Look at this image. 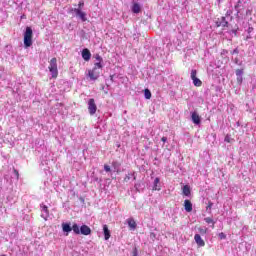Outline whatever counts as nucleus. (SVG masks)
Returning <instances> with one entry per match:
<instances>
[{
    "label": "nucleus",
    "mask_w": 256,
    "mask_h": 256,
    "mask_svg": "<svg viewBox=\"0 0 256 256\" xmlns=\"http://www.w3.org/2000/svg\"><path fill=\"white\" fill-rule=\"evenodd\" d=\"M33 45V28L27 26L24 31V47L29 49Z\"/></svg>",
    "instance_id": "f257e3e1"
},
{
    "label": "nucleus",
    "mask_w": 256,
    "mask_h": 256,
    "mask_svg": "<svg viewBox=\"0 0 256 256\" xmlns=\"http://www.w3.org/2000/svg\"><path fill=\"white\" fill-rule=\"evenodd\" d=\"M48 69L51 74V79H57V77H59V69L57 68V58H52L49 61Z\"/></svg>",
    "instance_id": "f03ea898"
},
{
    "label": "nucleus",
    "mask_w": 256,
    "mask_h": 256,
    "mask_svg": "<svg viewBox=\"0 0 256 256\" xmlns=\"http://www.w3.org/2000/svg\"><path fill=\"white\" fill-rule=\"evenodd\" d=\"M70 13H75V16L82 21V23H85L87 21V13H85L80 8H71Z\"/></svg>",
    "instance_id": "7ed1b4c3"
},
{
    "label": "nucleus",
    "mask_w": 256,
    "mask_h": 256,
    "mask_svg": "<svg viewBox=\"0 0 256 256\" xmlns=\"http://www.w3.org/2000/svg\"><path fill=\"white\" fill-rule=\"evenodd\" d=\"M101 75V70L97 68H93L92 70H88V77L90 81H97Z\"/></svg>",
    "instance_id": "20e7f679"
},
{
    "label": "nucleus",
    "mask_w": 256,
    "mask_h": 256,
    "mask_svg": "<svg viewBox=\"0 0 256 256\" xmlns=\"http://www.w3.org/2000/svg\"><path fill=\"white\" fill-rule=\"evenodd\" d=\"M190 77H191V79L193 81V85L195 87H201V85H203V82L201 81V79L197 78V70L192 69Z\"/></svg>",
    "instance_id": "39448f33"
},
{
    "label": "nucleus",
    "mask_w": 256,
    "mask_h": 256,
    "mask_svg": "<svg viewBox=\"0 0 256 256\" xmlns=\"http://www.w3.org/2000/svg\"><path fill=\"white\" fill-rule=\"evenodd\" d=\"M88 111L90 115H95V113H97V104H95V99L93 98L88 101Z\"/></svg>",
    "instance_id": "423d86ee"
},
{
    "label": "nucleus",
    "mask_w": 256,
    "mask_h": 256,
    "mask_svg": "<svg viewBox=\"0 0 256 256\" xmlns=\"http://www.w3.org/2000/svg\"><path fill=\"white\" fill-rule=\"evenodd\" d=\"M40 211L42 219L47 221V219H49V207H47L45 204H40Z\"/></svg>",
    "instance_id": "0eeeda50"
},
{
    "label": "nucleus",
    "mask_w": 256,
    "mask_h": 256,
    "mask_svg": "<svg viewBox=\"0 0 256 256\" xmlns=\"http://www.w3.org/2000/svg\"><path fill=\"white\" fill-rule=\"evenodd\" d=\"M62 231H63V233H65L66 237L73 231V228L71 227L70 222L62 223Z\"/></svg>",
    "instance_id": "6e6552de"
},
{
    "label": "nucleus",
    "mask_w": 256,
    "mask_h": 256,
    "mask_svg": "<svg viewBox=\"0 0 256 256\" xmlns=\"http://www.w3.org/2000/svg\"><path fill=\"white\" fill-rule=\"evenodd\" d=\"M236 73V81L238 85H243V75H244V70L243 69H237L235 71Z\"/></svg>",
    "instance_id": "1a4fd4ad"
},
{
    "label": "nucleus",
    "mask_w": 256,
    "mask_h": 256,
    "mask_svg": "<svg viewBox=\"0 0 256 256\" xmlns=\"http://www.w3.org/2000/svg\"><path fill=\"white\" fill-rule=\"evenodd\" d=\"M217 27H229V20L227 17L222 16L220 19L216 21Z\"/></svg>",
    "instance_id": "9d476101"
},
{
    "label": "nucleus",
    "mask_w": 256,
    "mask_h": 256,
    "mask_svg": "<svg viewBox=\"0 0 256 256\" xmlns=\"http://www.w3.org/2000/svg\"><path fill=\"white\" fill-rule=\"evenodd\" d=\"M191 119L194 125H201V116H199L197 111L191 113Z\"/></svg>",
    "instance_id": "9b49d317"
},
{
    "label": "nucleus",
    "mask_w": 256,
    "mask_h": 256,
    "mask_svg": "<svg viewBox=\"0 0 256 256\" xmlns=\"http://www.w3.org/2000/svg\"><path fill=\"white\" fill-rule=\"evenodd\" d=\"M131 11L135 15L139 14V12L141 11V4L137 3V2H135V0H133L132 1V6H131Z\"/></svg>",
    "instance_id": "f8f14e48"
},
{
    "label": "nucleus",
    "mask_w": 256,
    "mask_h": 256,
    "mask_svg": "<svg viewBox=\"0 0 256 256\" xmlns=\"http://www.w3.org/2000/svg\"><path fill=\"white\" fill-rule=\"evenodd\" d=\"M194 240L196 245H198V247H205V240L201 238V234H195Z\"/></svg>",
    "instance_id": "ddd939ff"
},
{
    "label": "nucleus",
    "mask_w": 256,
    "mask_h": 256,
    "mask_svg": "<svg viewBox=\"0 0 256 256\" xmlns=\"http://www.w3.org/2000/svg\"><path fill=\"white\" fill-rule=\"evenodd\" d=\"M152 190L161 191V179L159 177L154 179Z\"/></svg>",
    "instance_id": "4468645a"
},
{
    "label": "nucleus",
    "mask_w": 256,
    "mask_h": 256,
    "mask_svg": "<svg viewBox=\"0 0 256 256\" xmlns=\"http://www.w3.org/2000/svg\"><path fill=\"white\" fill-rule=\"evenodd\" d=\"M244 8L245 6H243V1L238 0L236 5L234 6V9L237 13V17H239V13H241V11H243Z\"/></svg>",
    "instance_id": "2eb2a0df"
},
{
    "label": "nucleus",
    "mask_w": 256,
    "mask_h": 256,
    "mask_svg": "<svg viewBox=\"0 0 256 256\" xmlns=\"http://www.w3.org/2000/svg\"><path fill=\"white\" fill-rule=\"evenodd\" d=\"M103 233L105 241H109V239L111 238V230H109L107 224L103 225Z\"/></svg>",
    "instance_id": "dca6fc26"
},
{
    "label": "nucleus",
    "mask_w": 256,
    "mask_h": 256,
    "mask_svg": "<svg viewBox=\"0 0 256 256\" xmlns=\"http://www.w3.org/2000/svg\"><path fill=\"white\" fill-rule=\"evenodd\" d=\"M82 59H84V61H90L91 60V51H89V49L84 48L82 50Z\"/></svg>",
    "instance_id": "f3484780"
},
{
    "label": "nucleus",
    "mask_w": 256,
    "mask_h": 256,
    "mask_svg": "<svg viewBox=\"0 0 256 256\" xmlns=\"http://www.w3.org/2000/svg\"><path fill=\"white\" fill-rule=\"evenodd\" d=\"M80 234L81 235H91V228L89 227V226H87V225H82L81 227H80Z\"/></svg>",
    "instance_id": "a211bd4d"
},
{
    "label": "nucleus",
    "mask_w": 256,
    "mask_h": 256,
    "mask_svg": "<svg viewBox=\"0 0 256 256\" xmlns=\"http://www.w3.org/2000/svg\"><path fill=\"white\" fill-rule=\"evenodd\" d=\"M184 209L186 213H191V211H193V203H191L190 200H185Z\"/></svg>",
    "instance_id": "6ab92c4d"
},
{
    "label": "nucleus",
    "mask_w": 256,
    "mask_h": 256,
    "mask_svg": "<svg viewBox=\"0 0 256 256\" xmlns=\"http://www.w3.org/2000/svg\"><path fill=\"white\" fill-rule=\"evenodd\" d=\"M131 179H133V181L137 180V176L135 175V172L126 174L124 181H125V183H129V181H131Z\"/></svg>",
    "instance_id": "aec40b11"
},
{
    "label": "nucleus",
    "mask_w": 256,
    "mask_h": 256,
    "mask_svg": "<svg viewBox=\"0 0 256 256\" xmlns=\"http://www.w3.org/2000/svg\"><path fill=\"white\" fill-rule=\"evenodd\" d=\"M182 192H183V195H185V197H190L191 196V186L184 185L182 188Z\"/></svg>",
    "instance_id": "412c9836"
},
{
    "label": "nucleus",
    "mask_w": 256,
    "mask_h": 256,
    "mask_svg": "<svg viewBox=\"0 0 256 256\" xmlns=\"http://www.w3.org/2000/svg\"><path fill=\"white\" fill-rule=\"evenodd\" d=\"M72 231L75 233V235H81V228H79L77 223L72 225Z\"/></svg>",
    "instance_id": "4be33fe9"
},
{
    "label": "nucleus",
    "mask_w": 256,
    "mask_h": 256,
    "mask_svg": "<svg viewBox=\"0 0 256 256\" xmlns=\"http://www.w3.org/2000/svg\"><path fill=\"white\" fill-rule=\"evenodd\" d=\"M127 223H128V227H130V229H137V222H135V220L130 218L127 220Z\"/></svg>",
    "instance_id": "5701e85b"
},
{
    "label": "nucleus",
    "mask_w": 256,
    "mask_h": 256,
    "mask_svg": "<svg viewBox=\"0 0 256 256\" xmlns=\"http://www.w3.org/2000/svg\"><path fill=\"white\" fill-rule=\"evenodd\" d=\"M228 21H233V10L229 9L226 11L225 16Z\"/></svg>",
    "instance_id": "b1692460"
},
{
    "label": "nucleus",
    "mask_w": 256,
    "mask_h": 256,
    "mask_svg": "<svg viewBox=\"0 0 256 256\" xmlns=\"http://www.w3.org/2000/svg\"><path fill=\"white\" fill-rule=\"evenodd\" d=\"M144 97H145V99H151V97H152L151 90H149L148 88H146V89L144 90Z\"/></svg>",
    "instance_id": "393cba45"
},
{
    "label": "nucleus",
    "mask_w": 256,
    "mask_h": 256,
    "mask_svg": "<svg viewBox=\"0 0 256 256\" xmlns=\"http://www.w3.org/2000/svg\"><path fill=\"white\" fill-rule=\"evenodd\" d=\"M94 69H98L101 71V69H103V62H95Z\"/></svg>",
    "instance_id": "a878e982"
},
{
    "label": "nucleus",
    "mask_w": 256,
    "mask_h": 256,
    "mask_svg": "<svg viewBox=\"0 0 256 256\" xmlns=\"http://www.w3.org/2000/svg\"><path fill=\"white\" fill-rule=\"evenodd\" d=\"M198 233H200V235H207V228L206 227L198 228Z\"/></svg>",
    "instance_id": "bb28decb"
},
{
    "label": "nucleus",
    "mask_w": 256,
    "mask_h": 256,
    "mask_svg": "<svg viewBox=\"0 0 256 256\" xmlns=\"http://www.w3.org/2000/svg\"><path fill=\"white\" fill-rule=\"evenodd\" d=\"M204 221H205V223H207L208 225H211V224L215 225V222L213 221V218H211V217H206V218H204Z\"/></svg>",
    "instance_id": "cd10ccee"
},
{
    "label": "nucleus",
    "mask_w": 256,
    "mask_h": 256,
    "mask_svg": "<svg viewBox=\"0 0 256 256\" xmlns=\"http://www.w3.org/2000/svg\"><path fill=\"white\" fill-rule=\"evenodd\" d=\"M104 171H106V173H112L113 172V170H111V166H109L107 164L104 165Z\"/></svg>",
    "instance_id": "c85d7f7f"
},
{
    "label": "nucleus",
    "mask_w": 256,
    "mask_h": 256,
    "mask_svg": "<svg viewBox=\"0 0 256 256\" xmlns=\"http://www.w3.org/2000/svg\"><path fill=\"white\" fill-rule=\"evenodd\" d=\"M225 143H231V141H233V139L231 138V136L229 134H227L224 138Z\"/></svg>",
    "instance_id": "c756f323"
},
{
    "label": "nucleus",
    "mask_w": 256,
    "mask_h": 256,
    "mask_svg": "<svg viewBox=\"0 0 256 256\" xmlns=\"http://www.w3.org/2000/svg\"><path fill=\"white\" fill-rule=\"evenodd\" d=\"M119 162H117V161H113L112 162V167L114 168V172H116L117 171V168L119 167Z\"/></svg>",
    "instance_id": "7c9ffc66"
},
{
    "label": "nucleus",
    "mask_w": 256,
    "mask_h": 256,
    "mask_svg": "<svg viewBox=\"0 0 256 256\" xmlns=\"http://www.w3.org/2000/svg\"><path fill=\"white\" fill-rule=\"evenodd\" d=\"M83 7H85V1H83V0H80L79 2H78V9H83Z\"/></svg>",
    "instance_id": "2f4dec72"
},
{
    "label": "nucleus",
    "mask_w": 256,
    "mask_h": 256,
    "mask_svg": "<svg viewBox=\"0 0 256 256\" xmlns=\"http://www.w3.org/2000/svg\"><path fill=\"white\" fill-rule=\"evenodd\" d=\"M94 58H95L96 62H103V57H101V55H99V54H96L94 56Z\"/></svg>",
    "instance_id": "473e14b6"
},
{
    "label": "nucleus",
    "mask_w": 256,
    "mask_h": 256,
    "mask_svg": "<svg viewBox=\"0 0 256 256\" xmlns=\"http://www.w3.org/2000/svg\"><path fill=\"white\" fill-rule=\"evenodd\" d=\"M132 256H139V250H137V247L133 248Z\"/></svg>",
    "instance_id": "72a5a7b5"
},
{
    "label": "nucleus",
    "mask_w": 256,
    "mask_h": 256,
    "mask_svg": "<svg viewBox=\"0 0 256 256\" xmlns=\"http://www.w3.org/2000/svg\"><path fill=\"white\" fill-rule=\"evenodd\" d=\"M231 55H239V48H235L233 51H231Z\"/></svg>",
    "instance_id": "f704fd0d"
},
{
    "label": "nucleus",
    "mask_w": 256,
    "mask_h": 256,
    "mask_svg": "<svg viewBox=\"0 0 256 256\" xmlns=\"http://www.w3.org/2000/svg\"><path fill=\"white\" fill-rule=\"evenodd\" d=\"M211 207H213L212 202H209L208 206L206 207V211H211Z\"/></svg>",
    "instance_id": "c9c22d12"
},
{
    "label": "nucleus",
    "mask_w": 256,
    "mask_h": 256,
    "mask_svg": "<svg viewBox=\"0 0 256 256\" xmlns=\"http://www.w3.org/2000/svg\"><path fill=\"white\" fill-rule=\"evenodd\" d=\"M219 237H220V239H226V238H227V236H226L225 233H223V232H221V233L219 234Z\"/></svg>",
    "instance_id": "e433bc0d"
},
{
    "label": "nucleus",
    "mask_w": 256,
    "mask_h": 256,
    "mask_svg": "<svg viewBox=\"0 0 256 256\" xmlns=\"http://www.w3.org/2000/svg\"><path fill=\"white\" fill-rule=\"evenodd\" d=\"M247 33L248 35H251V33H253V27H248Z\"/></svg>",
    "instance_id": "4c0bfd02"
},
{
    "label": "nucleus",
    "mask_w": 256,
    "mask_h": 256,
    "mask_svg": "<svg viewBox=\"0 0 256 256\" xmlns=\"http://www.w3.org/2000/svg\"><path fill=\"white\" fill-rule=\"evenodd\" d=\"M139 187H141V184H139V183H136L134 185V188L136 189V191H139Z\"/></svg>",
    "instance_id": "58836bf2"
},
{
    "label": "nucleus",
    "mask_w": 256,
    "mask_h": 256,
    "mask_svg": "<svg viewBox=\"0 0 256 256\" xmlns=\"http://www.w3.org/2000/svg\"><path fill=\"white\" fill-rule=\"evenodd\" d=\"M155 237H156V234L155 233H150V239H155Z\"/></svg>",
    "instance_id": "ea45409f"
},
{
    "label": "nucleus",
    "mask_w": 256,
    "mask_h": 256,
    "mask_svg": "<svg viewBox=\"0 0 256 256\" xmlns=\"http://www.w3.org/2000/svg\"><path fill=\"white\" fill-rule=\"evenodd\" d=\"M14 174L16 175V178L19 179V171L14 170Z\"/></svg>",
    "instance_id": "a19ab883"
},
{
    "label": "nucleus",
    "mask_w": 256,
    "mask_h": 256,
    "mask_svg": "<svg viewBox=\"0 0 256 256\" xmlns=\"http://www.w3.org/2000/svg\"><path fill=\"white\" fill-rule=\"evenodd\" d=\"M161 141L163 142V143H167V137H162V139H161Z\"/></svg>",
    "instance_id": "79ce46f5"
},
{
    "label": "nucleus",
    "mask_w": 256,
    "mask_h": 256,
    "mask_svg": "<svg viewBox=\"0 0 256 256\" xmlns=\"http://www.w3.org/2000/svg\"><path fill=\"white\" fill-rule=\"evenodd\" d=\"M229 53L227 50H222L221 55H227Z\"/></svg>",
    "instance_id": "37998d69"
},
{
    "label": "nucleus",
    "mask_w": 256,
    "mask_h": 256,
    "mask_svg": "<svg viewBox=\"0 0 256 256\" xmlns=\"http://www.w3.org/2000/svg\"><path fill=\"white\" fill-rule=\"evenodd\" d=\"M225 0H217L218 5H221Z\"/></svg>",
    "instance_id": "c03bdc74"
},
{
    "label": "nucleus",
    "mask_w": 256,
    "mask_h": 256,
    "mask_svg": "<svg viewBox=\"0 0 256 256\" xmlns=\"http://www.w3.org/2000/svg\"><path fill=\"white\" fill-rule=\"evenodd\" d=\"M232 33H233L234 35H237V29H233V30H232Z\"/></svg>",
    "instance_id": "a18cd8bd"
},
{
    "label": "nucleus",
    "mask_w": 256,
    "mask_h": 256,
    "mask_svg": "<svg viewBox=\"0 0 256 256\" xmlns=\"http://www.w3.org/2000/svg\"><path fill=\"white\" fill-rule=\"evenodd\" d=\"M235 63H236V65H239V60L236 59V60H235Z\"/></svg>",
    "instance_id": "49530a36"
},
{
    "label": "nucleus",
    "mask_w": 256,
    "mask_h": 256,
    "mask_svg": "<svg viewBox=\"0 0 256 256\" xmlns=\"http://www.w3.org/2000/svg\"><path fill=\"white\" fill-rule=\"evenodd\" d=\"M246 39H251V35H248V36L246 37Z\"/></svg>",
    "instance_id": "de8ad7c7"
},
{
    "label": "nucleus",
    "mask_w": 256,
    "mask_h": 256,
    "mask_svg": "<svg viewBox=\"0 0 256 256\" xmlns=\"http://www.w3.org/2000/svg\"><path fill=\"white\" fill-rule=\"evenodd\" d=\"M49 157H51V152L48 153Z\"/></svg>",
    "instance_id": "09e8293b"
},
{
    "label": "nucleus",
    "mask_w": 256,
    "mask_h": 256,
    "mask_svg": "<svg viewBox=\"0 0 256 256\" xmlns=\"http://www.w3.org/2000/svg\"><path fill=\"white\" fill-rule=\"evenodd\" d=\"M1 256H7L6 254H2Z\"/></svg>",
    "instance_id": "8fccbe9b"
},
{
    "label": "nucleus",
    "mask_w": 256,
    "mask_h": 256,
    "mask_svg": "<svg viewBox=\"0 0 256 256\" xmlns=\"http://www.w3.org/2000/svg\"><path fill=\"white\" fill-rule=\"evenodd\" d=\"M50 158L46 159L45 161H49Z\"/></svg>",
    "instance_id": "3c124183"
}]
</instances>
